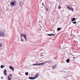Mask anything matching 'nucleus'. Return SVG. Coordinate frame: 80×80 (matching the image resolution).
I'll list each match as a JSON object with an SVG mask.
<instances>
[{
  "label": "nucleus",
  "instance_id": "obj_1",
  "mask_svg": "<svg viewBox=\"0 0 80 80\" xmlns=\"http://www.w3.org/2000/svg\"><path fill=\"white\" fill-rule=\"evenodd\" d=\"M67 8L70 10H71V11H73V8H72V7L70 6H68L67 7Z\"/></svg>",
  "mask_w": 80,
  "mask_h": 80
},
{
  "label": "nucleus",
  "instance_id": "obj_2",
  "mask_svg": "<svg viewBox=\"0 0 80 80\" xmlns=\"http://www.w3.org/2000/svg\"><path fill=\"white\" fill-rule=\"evenodd\" d=\"M16 1L14 0L12 1L11 3H10L11 5H12V6H14L15 5Z\"/></svg>",
  "mask_w": 80,
  "mask_h": 80
},
{
  "label": "nucleus",
  "instance_id": "obj_3",
  "mask_svg": "<svg viewBox=\"0 0 80 80\" xmlns=\"http://www.w3.org/2000/svg\"><path fill=\"white\" fill-rule=\"evenodd\" d=\"M20 35L21 37H23V36L24 38L26 40H27V37H26V35L22 34V33H20Z\"/></svg>",
  "mask_w": 80,
  "mask_h": 80
},
{
  "label": "nucleus",
  "instance_id": "obj_4",
  "mask_svg": "<svg viewBox=\"0 0 80 80\" xmlns=\"http://www.w3.org/2000/svg\"><path fill=\"white\" fill-rule=\"evenodd\" d=\"M38 77H39V73H38V74L35 75L33 79H35V78H37Z\"/></svg>",
  "mask_w": 80,
  "mask_h": 80
},
{
  "label": "nucleus",
  "instance_id": "obj_5",
  "mask_svg": "<svg viewBox=\"0 0 80 80\" xmlns=\"http://www.w3.org/2000/svg\"><path fill=\"white\" fill-rule=\"evenodd\" d=\"M0 36L4 37V33L1 31H0Z\"/></svg>",
  "mask_w": 80,
  "mask_h": 80
},
{
  "label": "nucleus",
  "instance_id": "obj_6",
  "mask_svg": "<svg viewBox=\"0 0 80 80\" xmlns=\"http://www.w3.org/2000/svg\"><path fill=\"white\" fill-rule=\"evenodd\" d=\"M7 71L6 69L4 70V75H6V76H7Z\"/></svg>",
  "mask_w": 80,
  "mask_h": 80
},
{
  "label": "nucleus",
  "instance_id": "obj_7",
  "mask_svg": "<svg viewBox=\"0 0 80 80\" xmlns=\"http://www.w3.org/2000/svg\"><path fill=\"white\" fill-rule=\"evenodd\" d=\"M47 35H48L49 36H55V34H47Z\"/></svg>",
  "mask_w": 80,
  "mask_h": 80
},
{
  "label": "nucleus",
  "instance_id": "obj_8",
  "mask_svg": "<svg viewBox=\"0 0 80 80\" xmlns=\"http://www.w3.org/2000/svg\"><path fill=\"white\" fill-rule=\"evenodd\" d=\"M9 68L11 69V70H12V71H14L15 69L13 68L12 67L9 66Z\"/></svg>",
  "mask_w": 80,
  "mask_h": 80
},
{
  "label": "nucleus",
  "instance_id": "obj_9",
  "mask_svg": "<svg viewBox=\"0 0 80 80\" xmlns=\"http://www.w3.org/2000/svg\"><path fill=\"white\" fill-rule=\"evenodd\" d=\"M70 59L69 58L66 60V62L68 63L70 62Z\"/></svg>",
  "mask_w": 80,
  "mask_h": 80
},
{
  "label": "nucleus",
  "instance_id": "obj_10",
  "mask_svg": "<svg viewBox=\"0 0 80 80\" xmlns=\"http://www.w3.org/2000/svg\"><path fill=\"white\" fill-rule=\"evenodd\" d=\"M47 61H48V63H52V62H53L51 61V60H48Z\"/></svg>",
  "mask_w": 80,
  "mask_h": 80
},
{
  "label": "nucleus",
  "instance_id": "obj_11",
  "mask_svg": "<svg viewBox=\"0 0 80 80\" xmlns=\"http://www.w3.org/2000/svg\"><path fill=\"white\" fill-rule=\"evenodd\" d=\"M8 80H11V77L9 76H8Z\"/></svg>",
  "mask_w": 80,
  "mask_h": 80
},
{
  "label": "nucleus",
  "instance_id": "obj_12",
  "mask_svg": "<svg viewBox=\"0 0 80 80\" xmlns=\"http://www.w3.org/2000/svg\"><path fill=\"white\" fill-rule=\"evenodd\" d=\"M76 20V19H75V18H73L71 19V21H72V22H73L74 21H75Z\"/></svg>",
  "mask_w": 80,
  "mask_h": 80
},
{
  "label": "nucleus",
  "instance_id": "obj_13",
  "mask_svg": "<svg viewBox=\"0 0 80 80\" xmlns=\"http://www.w3.org/2000/svg\"><path fill=\"white\" fill-rule=\"evenodd\" d=\"M62 29V28H58L57 29V31H60V30H61Z\"/></svg>",
  "mask_w": 80,
  "mask_h": 80
},
{
  "label": "nucleus",
  "instance_id": "obj_14",
  "mask_svg": "<svg viewBox=\"0 0 80 80\" xmlns=\"http://www.w3.org/2000/svg\"><path fill=\"white\" fill-rule=\"evenodd\" d=\"M5 67V66H4L3 65H1V68H3Z\"/></svg>",
  "mask_w": 80,
  "mask_h": 80
},
{
  "label": "nucleus",
  "instance_id": "obj_15",
  "mask_svg": "<svg viewBox=\"0 0 80 80\" xmlns=\"http://www.w3.org/2000/svg\"><path fill=\"white\" fill-rule=\"evenodd\" d=\"M58 9H61V6H60V5H58Z\"/></svg>",
  "mask_w": 80,
  "mask_h": 80
},
{
  "label": "nucleus",
  "instance_id": "obj_16",
  "mask_svg": "<svg viewBox=\"0 0 80 80\" xmlns=\"http://www.w3.org/2000/svg\"><path fill=\"white\" fill-rule=\"evenodd\" d=\"M34 77H33H33H29V79H33V80H34V79H34Z\"/></svg>",
  "mask_w": 80,
  "mask_h": 80
},
{
  "label": "nucleus",
  "instance_id": "obj_17",
  "mask_svg": "<svg viewBox=\"0 0 80 80\" xmlns=\"http://www.w3.org/2000/svg\"><path fill=\"white\" fill-rule=\"evenodd\" d=\"M43 62L44 64H46V63H48L47 61H44Z\"/></svg>",
  "mask_w": 80,
  "mask_h": 80
},
{
  "label": "nucleus",
  "instance_id": "obj_18",
  "mask_svg": "<svg viewBox=\"0 0 80 80\" xmlns=\"http://www.w3.org/2000/svg\"><path fill=\"white\" fill-rule=\"evenodd\" d=\"M25 74L26 75H27H27H28V72H25Z\"/></svg>",
  "mask_w": 80,
  "mask_h": 80
},
{
  "label": "nucleus",
  "instance_id": "obj_19",
  "mask_svg": "<svg viewBox=\"0 0 80 80\" xmlns=\"http://www.w3.org/2000/svg\"><path fill=\"white\" fill-rule=\"evenodd\" d=\"M44 62H43L42 63H40V64L41 65H44Z\"/></svg>",
  "mask_w": 80,
  "mask_h": 80
},
{
  "label": "nucleus",
  "instance_id": "obj_20",
  "mask_svg": "<svg viewBox=\"0 0 80 80\" xmlns=\"http://www.w3.org/2000/svg\"><path fill=\"white\" fill-rule=\"evenodd\" d=\"M72 23H73V24H76V23H77V22L76 21H74V22H73Z\"/></svg>",
  "mask_w": 80,
  "mask_h": 80
},
{
  "label": "nucleus",
  "instance_id": "obj_21",
  "mask_svg": "<svg viewBox=\"0 0 80 80\" xmlns=\"http://www.w3.org/2000/svg\"><path fill=\"white\" fill-rule=\"evenodd\" d=\"M38 65V64H32V65Z\"/></svg>",
  "mask_w": 80,
  "mask_h": 80
},
{
  "label": "nucleus",
  "instance_id": "obj_22",
  "mask_svg": "<svg viewBox=\"0 0 80 80\" xmlns=\"http://www.w3.org/2000/svg\"><path fill=\"white\" fill-rule=\"evenodd\" d=\"M2 46V43H0V47H1Z\"/></svg>",
  "mask_w": 80,
  "mask_h": 80
},
{
  "label": "nucleus",
  "instance_id": "obj_23",
  "mask_svg": "<svg viewBox=\"0 0 80 80\" xmlns=\"http://www.w3.org/2000/svg\"><path fill=\"white\" fill-rule=\"evenodd\" d=\"M21 41H22V42H23V39H22V38H21Z\"/></svg>",
  "mask_w": 80,
  "mask_h": 80
},
{
  "label": "nucleus",
  "instance_id": "obj_24",
  "mask_svg": "<svg viewBox=\"0 0 80 80\" xmlns=\"http://www.w3.org/2000/svg\"><path fill=\"white\" fill-rule=\"evenodd\" d=\"M10 76H11V77H12V74H10Z\"/></svg>",
  "mask_w": 80,
  "mask_h": 80
},
{
  "label": "nucleus",
  "instance_id": "obj_25",
  "mask_svg": "<svg viewBox=\"0 0 80 80\" xmlns=\"http://www.w3.org/2000/svg\"><path fill=\"white\" fill-rule=\"evenodd\" d=\"M46 10H47V11H48V9L47 8H46Z\"/></svg>",
  "mask_w": 80,
  "mask_h": 80
},
{
  "label": "nucleus",
  "instance_id": "obj_26",
  "mask_svg": "<svg viewBox=\"0 0 80 80\" xmlns=\"http://www.w3.org/2000/svg\"><path fill=\"white\" fill-rule=\"evenodd\" d=\"M1 78L2 79H3V77H1Z\"/></svg>",
  "mask_w": 80,
  "mask_h": 80
},
{
  "label": "nucleus",
  "instance_id": "obj_27",
  "mask_svg": "<svg viewBox=\"0 0 80 80\" xmlns=\"http://www.w3.org/2000/svg\"><path fill=\"white\" fill-rule=\"evenodd\" d=\"M73 58H74V59H75V57H74Z\"/></svg>",
  "mask_w": 80,
  "mask_h": 80
},
{
  "label": "nucleus",
  "instance_id": "obj_28",
  "mask_svg": "<svg viewBox=\"0 0 80 80\" xmlns=\"http://www.w3.org/2000/svg\"><path fill=\"white\" fill-rule=\"evenodd\" d=\"M42 56L43 57V55H42L40 56V57H42Z\"/></svg>",
  "mask_w": 80,
  "mask_h": 80
},
{
  "label": "nucleus",
  "instance_id": "obj_29",
  "mask_svg": "<svg viewBox=\"0 0 80 80\" xmlns=\"http://www.w3.org/2000/svg\"><path fill=\"white\" fill-rule=\"evenodd\" d=\"M40 62H43V60L42 61H40Z\"/></svg>",
  "mask_w": 80,
  "mask_h": 80
},
{
  "label": "nucleus",
  "instance_id": "obj_30",
  "mask_svg": "<svg viewBox=\"0 0 80 80\" xmlns=\"http://www.w3.org/2000/svg\"><path fill=\"white\" fill-rule=\"evenodd\" d=\"M42 5H43V3H42Z\"/></svg>",
  "mask_w": 80,
  "mask_h": 80
},
{
  "label": "nucleus",
  "instance_id": "obj_31",
  "mask_svg": "<svg viewBox=\"0 0 80 80\" xmlns=\"http://www.w3.org/2000/svg\"><path fill=\"white\" fill-rule=\"evenodd\" d=\"M72 56H74V55H72Z\"/></svg>",
  "mask_w": 80,
  "mask_h": 80
}]
</instances>
